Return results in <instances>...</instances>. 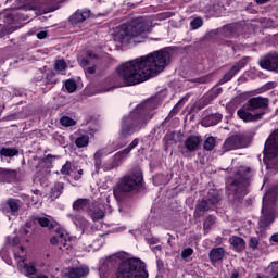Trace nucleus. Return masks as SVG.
I'll list each match as a JSON object with an SVG mask.
<instances>
[{"label": "nucleus", "mask_w": 278, "mask_h": 278, "mask_svg": "<svg viewBox=\"0 0 278 278\" xmlns=\"http://www.w3.org/2000/svg\"><path fill=\"white\" fill-rule=\"evenodd\" d=\"M185 48L173 46L165 47L161 50L149 53L147 56H141L132 61L122 63L117 68V76H113L111 81L114 88H123V86H138L160 75L168 64H170L174 55H179Z\"/></svg>", "instance_id": "f257e3e1"}, {"label": "nucleus", "mask_w": 278, "mask_h": 278, "mask_svg": "<svg viewBox=\"0 0 278 278\" xmlns=\"http://www.w3.org/2000/svg\"><path fill=\"white\" fill-rule=\"evenodd\" d=\"M153 103L151 101L138 104L132 112L124 115L121 122V138H129L134 134L147 127V123L153 118Z\"/></svg>", "instance_id": "f03ea898"}, {"label": "nucleus", "mask_w": 278, "mask_h": 278, "mask_svg": "<svg viewBox=\"0 0 278 278\" xmlns=\"http://www.w3.org/2000/svg\"><path fill=\"white\" fill-rule=\"evenodd\" d=\"M269 105V98L252 97L237 111V115L243 123H257L268 114Z\"/></svg>", "instance_id": "7ed1b4c3"}, {"label": "nucleus", "mask_w": 278, "mask_h": 278, "mask_svg": "<svg viewBox=\"0 0 278 278\" xmlns=\"http://www.w3.org/2000/svg\"><path fill=\"white\" fill-rule=\"evenodd\" d=\"M235 179L227 187L229 192H232L233 198H228L230 203H242L247 194H249V184L253 177V169L247 166H240L235 173Z\"/></svg>", "instance_id": "20e7f679"}, {"label": "nucleus", "mask_w": 278, "mask_h": 278, "mask_svg": "<svg viewBox=\"0 0 278 278\" xmlns=\"http://www.w3.org/2000/svg\"><path fill=\"white\" fill-rule=\"evenodd\" d=\"M144 190H147L144 176L141 172H134L119 178L117 185L113 189V194L115 199H121L123 194H129L130 192L140 194L144 192Z\"/></svg>", "instance_id": "39448f33"}, {"label": "nucleus", "mask_w": 278, "mask_h": 278, "mask_svg": "<svg viewBox=\"0 0 278 278\" xmlns=\"http://www.w3.org/2000/svg\"><path fill=\"white\" fill-rule=\"evenodd\" d=\"M117 278H149L147 270V263L138 257H130L124 260L118 264Z\"/></svg>", "instance_id": "423d86ee"}, {"label": "nucleus", "mask_w": 278, "mask_h": 278, "mask_svg": "<svg viewBox=\"0 0 278 278\" xmlns=\"http://www.w3.org/2000/svg\"><path fill=\"white\" fill-rule=\"evenodd\" d=\"M144 34H151L149 24L143 17H136L129 23L121 25L117 38L119 42H129V40L138 38V36H144Z\"/></svg>", "instance_id": "0eeeda50"}, {"label": "nucleus", "mask_w": 278, "mask_h": 278, "mask_svg": "<svg viewBox=\"0 0 278 278\" xmlns=\"http://www.w3.org/2000/svg\"><path fill=\"white\" fill-rule=\"evenodd\" d=\"M218 203H220V193L216 189H210L207 194L201 201H198L193 213L194 218H202L205 212H210Z\"/></svg>", "instance_id": "6e6552de"}, {"label": "nucleus", "mask_w": 278, "mask_h": 278, "mask_svg": "<svg viewBox=\"0 0 278 278\" xmlns=\"http://www.w3.org/2000/svg\"><path fill=\"white\" fill-rule=\"evenodd\" d=\"M138 144H140V139L135 138L128 147H126L125 149L118 151L114 156H113V161L110 165H103L102 168L105 173H108L109 170H114V168H118V166H121V164H123V160H125V157H127V155H129L131 153V151H134V149L136 147H138Z\"/></svg>", "instance_id": "1a4fd4ad"}, {"label": "nucleus", "mask_w": 278, "mask_h": 278, "mask_svg": "<svg viewBox=\"0 0 278 278\" xmlns=\"http://www.w3.org/2000/svg\"><path fill=\"white\" fill-rule=\"evenodd\" d=\"M93 60H99V55L92 50H88L85 58L80 59L79 64L84 68L86 75H94L97 73V65L92 63Z\"/></svg>", "instance_id": "9d476101"}, {"label": "nucleus", "mask_w": 278, "mask_h": 278, "mask_svg": "<svg viewBox=\"0 0 278 278\" xmlns=\"http://www.w3.org/2000/svg\"><path fill=\"white\" fill-rule=\"evenodd\" d=\"M244 147H247V138L243 135H232L223 144L224 151H236V149H244Z\"/></svg>", "instance_id": "9b49d317"}, {"label": "nucleus", "mask_w": 278, "mask_h": 278, "mask_svg": "<svg viewBox=\"0 0 278 278\" xmlns=\"http://www.w3.org/2000/svg\"><path fill=\"white\" fill-rule=\"evenodd\" d=\"M261 68L275 73L278 71V53L269 52L265 54L258 62Z\"/></svg>", "instance_id": "f8f14e48"}, {"label": "nucleus", "mask_w": 278, "mask_h": 278, "mask_svg": "<svg viewBox=\"0 0 278 278\" xmlns=\"http://www.w3.org/2000/svg\"><path fill=\"white\" fill-rule=\"evenodd\" d=\"M264 160H275L278 155V132H276L273 139H268L265 142L263 150Z\"/></svg>", "instance_id": "ddd939ff"}, {"label": "nucleus", "mask_w": 278, "mask_h": 278, "mask_svg": "<svg viewBox=\"0 0 278 278\" xmlns=\"http://www.w3.org/2000/svg\"><path fill=\"white\" fill-rule=\"evenodd\" d=\"M262 216L260 217L258 226L260 229L266 230L268 227L271 226L273 223H275V208L274 207H267L266 205L262 207Z\"/></svg>", "instance_id": "4468645a"}, {"label": "nucleus", "mask_w": 278, "mask_h": 278, "mask_svg": "<svg viewBox=\"0 0 278 278\" xmlns=\"http://www.w3.org/2000/svg\"><path fill=\"white\" fill-rule=\"evenodd\" d=\"M23 202L18 199L10 198L0 205V211L2 214H11V216H17Z\"/></svg>", "instance_id": "2eb2a0df"}, {"label": "nucleus", "mask_w": 278, "mask_h": 278, "mask_svg": "<svg viewBox=\"0 0 278 278\" xmlns=\"http://www.w3.org/2000/svg\"><path fill=\"white\" fill-rule=\"evenodd\" d=\"M249 60H250L249 56H245L240 61H238L235 65H232L229 72H227L224 75L222 79L223 84H227V81H231V79H233V77H236V75L240 73V70L244 68L247 64H249Z\"/></svg>", "instance_id": "dca6fc26"}, {"label": "nucleus", "mask_w": 278, "mask_h": 278, "mask_svg": "<svg viewBox=\"0 0 278 278\" xmlns=\"http://www.w3.org/2000/svg\"><path fill=\"white\" fill-rule=\"evenodd\" d=\"M90 275V268L86 265H80L76 267H68L63 278H87Z\"/></svg>", "instance_id": "f3484780"}, {"label": "nucleus", "mask_w": 278, "mask_h": 278, "mask_svg": "<svg viewBox=\"0 0 278 278\" xmlns=\"http://www.w3.org/2000/svg\"><path fill=\"white\" fill-rule=\"evenodd\" d=\"M61 175H67L68 177H73L74 181H79L84 176V169H77V166L71 161H66L61 168Z\"/></svg>", "instance_id": "a211bd4d"}, {"label": "nucleus", "mask_w": 278, "mask_h": 278, "mask_svg": "<svg viewBox=\"0 0 278 278\" xmlns=\"http://www.w3.org/2000/svg\"><path fill=\"white\" fill-rule=\"evenodd\" d=\"M88 18H90V10L78 9L74 14L70 16L68 21L73 27H77V25H81V23L88 21Z\"/></svg>", "instance_id": "6ab92c4d"}, {"label": "nucleus", "mask_w": 278, "mask_h": 278, "mask_svg": "<svg viewBox=\"0 0 278 278\" xmlns=\"http://www.w3.org/2000/svg\"><path fill=\"white\" fill-rule=\"evenodd\" d=\"M18 177V170L0 167V181L2 184H14Z\"/></svg>", "instance_id": "aec40b11"}, {"label": "nucleus", "mask_w": 278, "mask_h": 278, "mask_svg": "<svg viewBox=\"0 0 278 278\" xmlns=\"http://www.w3.org/2000/svg\"><path fill=\"white\" fill-rule=\"evenodd\" d=\"M201 142H203V138H201V136L190 135L185 140V149H187L191 153L194 151H199V148L201 147Z\"/></svg>", "instance_id": "412c9836"}, {"label": "nucleus", "mask_w": 278, "mask_h": 278, "mask_svg": "<svg viewBox=\"0 0 278 278\" xmlns=\"http://www.w3.org/2000/svg\"><path fill=\"white\" fill-rule=\"evenodd\" d=\"M277 197H278V187H271L269 188L265 195L263 197V207L266 205L267 207H270L277 203Z\"/></svg>", "instance_id": "4be33fe9"}, {"label": "nucleus", "mask_w": 278, "mask_h": 278, "mask_svg": "<svg viewBox=\"0 0 278 278\" xmlns=\"http://www.w3.org/2000/svg\"><path fill=\"white\" fill-rule=\"evenodd\" d=\"M230 249L235 251V253H243L244 249H247V241H244L241 237L232 236L229 238Z\"/></svg>", "instance_id": "5701e85b"}, {"label": "nucleus", "mask_w": 278, "mask_h": 278, "mask_svg": "<svg viewBox=\"0 0 278 278\" xmlns=\"http://www.w3.org/2000/svg\"><path fill=\"white\" fill-rule=\"evenodd\" d=\"M223 121V114L220 113H212L202 118L201 125L202 127H214L218 125Z\"/></svg>", "instance_id": "b1692460"}, {"label": "nucleus", "mask_w": 278, "mask_h": 278, "mask_svg": "<svg viewBox=\"0 0 278 278\" xmlns=\"http://www.w3.org/2000/svg\"><path fill=\"white\" fill-rule=\"evenodd\" d=\"M87 214H89L93 223H97L98 220H103V218H105V211L94 203L89 206Z\"/></svg>", "instance_id": "393cba45"}, {"label": "nucleus", "mask_w": 278, "mask_h": 278, "mask_svg": "<svg viewBox=\"0 0 278 278\" xmlns=\"http://www.w3.org/2000/svg\"><path fill=\"white\" fill-rule=\"evenodd\" d=\"M225 258V249L224 248H213L208 253V260L211 264H218Z\"/></svg>", "instance_id": "a878e982"}, {"label": "nucleus", "mask_w": 278, "mask_h": 278, "mask_svg": "<svg viewBox=\"0 0 278 278\" xmlns=\"http://www.w3.org/2000/svg\"><path fill=\"white\" fill-rule=\"evenodd\" d=\"M33 8L35 10H43V12H49V5H53V3H60L64 0H31Z\"/></svg>", "instance_id": "bb28decb"}, {"label": "nucleus", "mask_w": 278, "mask_h": 278, "mask_svg": "<svg viewBox=\"0 0 278 278\" xmlns=\"http://www.w3.org/2000/svg\"><path fill=\"white\" fill-rule=\"evenodd\" d=\"M92 204H90V200L89 199H77L76 201H74L73 203V210L74 212H87L88 210H90V206Z\"/></svg>", "instance_id": "cd10ccee"}, {"label": "nucleus", "mask_w": 278, "mask_h": 278, "mask_svg": "<svg viewBox=\"0 0 278 278\" xmlns=\"http://www.w3.org/2000/svg\"><path fill=\"white\" fill-rule=\"evenodd\" d=\"M37 223L40 225V227H48L50 231H58L60 229V225L58 223H51V220L47 217H38Z\"/></svg>", "instance_id": "c85d7f7f"}, {"label": "nucleus", "mask_w": 278, "mask_h": 278, "mask_svg": "<svg viewBox=\"0 0 278 278\" xmlns=\"http://www.w3.org/2000/svg\"><path fill=\"white\" fill-rule=\"evenodd\" d=\"M63 192H64V182H55L50 190V199L55 201V199H60V197H62Z\"/></svg>", "instance_id": "c756f323"}, {"label": "nucleus", "mask_w": 278, "mask_h": 278, "mask_svg": "<svg viewBox=\"0 0 278 278\" xmlns=\"http://www.w3.org/2000/svg\"><path fill=\"white\" fill-rule=\"evenodd\" d=\"M0 21H2L4 25L10 26L14 24V14H12V11L10 10H4L0 12Z\"/></svg>", "instance_id": "7c9ffc66"}, {"label": "nucleus", "mask_w": 278, "mask_h": 278, "mask_svg": "<svg viewBox=\"0 0 278 278\" xmlns=\"http://www.w3.org/2000/svg\"><path fill=\"white\" fill-rule=\"evenodd\" d=\"M58 75L54 72H48L46 74L45 84L46 86H50L49 89L53 88L55 84H58Z\"/></svg>", "instance_id": "2f4dec72"}, {"label": "nucleus", "mask_w": 278, "mask_h": 278, "mask_svg": "<svg viewBox=\"0 0 278 278\" xmlns=\"http://www.w3.org/2000/svg\"><path fill=\"white\" fill-rule=\"evenodd\" d=\"M215 225H216V216L208 215L203 223V229H204L205 233H210V231H212V228Z\"/></svg>", "instance_id": "473e14b6"}, {"label": "nucleus", "mask_w": 278, "mask_h": 278, "mask_svg": "<svg viewBox=\"0 0 278 278\" xmlns=\"http://www.w3.org/2000/svg\"><path fill=\"white\" fill-rule=\"evenodd\" d=\"M0 155L2 157H14V156L18 155V149L2 147L0 149Z\"/></svg>", "instance_id": "72a5a7b5"}, {"label": "nucleus", "mask_w": 278, "mask_h": 278, "mask_svg": "<svg viewBox=\"0 0 278 278\" xmlns=\"http://www.w3.org/2000/svg\"><path fill=\"white\" fill-rule=\"evenodd\" d=\"M90 142V137L88 135H83L80 137H77L75 140V144L77 149H84V147H88Z\"/></svg>", "instance_id": "f704fd0d"}, {"label": "nucleus", "mask_w": 278, "mask_h": 278, "mask_svg": "<svg viewBox=\"0 0 278 278\" xmlns=\"http://www.w3.org/2000/svg\"><path fill=\"white\" fill-rule=\"evenodd\" d=\"M103 155H105L103 150L97 151L93 155L94 168H96L97 173H99V170H101V164H102L101 157H103Z\"/></svg>", "instance_id": "c9c22d12"}, {"label": "nucleus", "mask_w": 278, "mask_h": 278, "mask_svg": "<svg viewBox=\"0 0 278 278\" xmlns=\"http://www.w3.org/2000/svg\"><path fill=\"white\" fill-rule=\"evenodd\" d=\"M71 218H72V223H74L76 227H84V225H86L87 223L86 217L79 214L71 215Z\"/></svg>", "instance_id": "e433bc0d"}, {"label": "nucleus", "mask_w": 278, "mask_h": 278, "mask_svg": "<svg viewBox=\"0 0 278 278\" xmlns=\"http://www.w3.org/2000/svg\"><path fill=\"white\" fill-rule=\"evenodd\" d=\"M216 147V138L208 137L204 140L203 149L204 151H212Z\"/></svg>", "instance_id": "4c0bfd02"}, {"label": "nucleus", "mask_w": 278, "mask_h": 278, "mask_svg": "<svg viewBox=\"0 0 278 278\" xmlns=\"http://www.w3.org/2000/svg\"><path fill=\"white\" fill-rule=\"evenodd\" d=\"M60 124L62 125V127H75L77 125V122H75V119H73L72 117L62 116L60 118Z\"/></svg>", "instance_id": "58836bf2"}, {"label": "nucleus", "mask_w": 278, "mask_h": 278, "mask_svg": "<svg viewBox=\"0 0 278 278\" xmlns=\"http://www.w3.org/2000/svg\"><path fill=\"white\" fill-rule=\"evenodd\" d=\"M64 87L70 94H73L77 90V83L74 79L65 80Z\"/></svg>", "instance_id": "ea45409f"}, {"label": "nucleus", "mask_w": 278, "mask_h": 278, "mask_svg": "<svg viewBox=\"0 0 278 278\" xmlns=\"http://www.w3.org/2000/svg\"><path fill=\"white\" fill-rule=\"evenodd\" d=\"M14 29L8 25L0 24V38H5V36H10Z\"/></svg>", "instance_id": "a19ab883"}, {"label": "nucleus", "mask_w": 278, "mask_h": 278, "mask_svg": "<svg viewBox=\"0 0 278 278\" xmlns=\"http://www.w3.org/2000/svg\"><path fill=\"white\" fill-rule=\"evenodd\" d=\"M66 68H68V65L66 64V61H64V59L55 61L54 71H66Z\"/></svg>", "instance_id": "79ce46f5"}, {"label": "nucleus", "mask_w": 278, "mask_h": 278, "mask_svg": "<svg viewBox=\"0 0 278 278\" xmlns=\"http://www.w3.org/2000/svg\"><path fill=\"white\" fill-rule=\"evenodd\" d=\"M24 270L26 277H31V275H36V266L34 264H24Z\"/></svg>", "instance_id": "37998d69"}, {"label": "nucleus", "mask_w": 278, "mask_h": 278, "mask_svg": "<svg viewBox=\"0 0 278 278\" xmlns=\"http://www.w3.org/2000/svg\"><path fill=\"white\" fill-rule=\"evenodd\" d=\"M54 231L59 233V248L62 249V247H66V238L64 237V230L60 229L59 226V229Z\"/></svg>", "instance_id": "c03bdc74"}, {"label": "nucleus", "mask_w": 278, "mask_h": 278, "mask_svg": "<svg viewBox=\"0 0 278 278\" xmlns=\"http://www.w3.org/2000/svg\"><path fill=\"white\" fill-rule=\"evenodd\" d=\"M192 255H194V249H192V248H185L181 251L180 257L182 260H188V257H192Z\"/></svg>", "instance_id": "a18cd8bd"}, {"label": "nucleus", "mask_w": 278, "mask_h": 278, "mask_svg": "<svg viewBox=\"0 0 278 278\" xmlns=\"http://www.w3.org/2000/svg\"><path fill=\"white\" fill-rule=\"evenodd\" d=\"M181 101L177 102L174 108L172 109V111L169 112L167 118H173V116H176V114H179V110H181Z\"/></svg>", "instance_id": "49530a36"}, {"label": "nucleus", "mask_w": 278, "mask_h": 278, "mask_svg": "<svg viewBox=\"0 0 278 278\" xmlns=\"http://www.w3.org/2000/svg\"><path fill=\"white\" fill-rule=\"evenodd\" d=\"M258 247H260V239H257V237H251L249 240V248L252 249V251H257Z\"/></svg>", "instance_id": "de8ad7c7"}, {"label": "nucleus", "mask_w": 278, "mask_h": 278, "mask_svg": "<svg viewBox=\"0 0 278 278\" xmlns=\"http://www.w3.org/2000/svg\"><path fill=\"white\" fill-rule=\"evenodd\" d=\"M191 29H199V27H203V20L201 17H195L190 22Z\"/></svg>", "instance_id": "09e8293b"}, {"label": "nucleus", "mask_w": 278, "mask_h": 278, "mask_svg": "<svg viewBox=\"0 0 278 278\" xmlns=\"http://www.w3.org/2000/svg\"><path fill=\"white\" fill-rule=\"evenodd\" d=\"M223 31L226 36H233V33L236 31V27L231 24H228L223 27Z\"/></svg>", "instance_id": "8fccbe9b"}, {"label": "nucleus", "mask_w": 278, "mask_h": 278, "mask_svg": "<svg viewBox=\"0 0 278 278\" xmlns=\"http://www.w3.org/2000/svg\"><path fill=\"white\" fill-rule=\"evenodd\" d=\"M207 105H210V102L207 100H201L198 103H195V110H198V112H201V110L207 108Z\"/></svg>", "instance_id": "3c124183"}, {"label": "nucleus", "mask_w": 278, "mask_h": 278, "mask_svg": "<svg viewBox=\"0 0 278 278\" xmlns=\"http://www.w3.org/2000/svg\"><path fill=\"white\" fill-rule=\"evenodd\" d=\"M50 243L53 244L54 247H59L60 245V233H58V236H54L50 239Z\"/></svg>", "instance_id": "603ef678"}, {"label": "nucleus", "mask_w": 278, "mask_h": 278, "mask_svg": "<svg viewBox=\"0 0 278 278\" xmlns=\"http://www.w3.org/2000/svg\"><path fill=\"white\" fill-rule=\"evenodd\" d=\"M49 36V33L47 30H41L37 33L38 40H45Z\"/></svg>", "instance_id": "864d4df0"}, {"label": "nucleus", "mask_w": 278, "mask_h": 278, "mask_svg": "<svg viewBox=\"0 0 278 278\" xmlns=\"http://www.w3.org/2000/svg\"><path fill=\"white\" fill-rule=\"evenodd\" d=\"M146 242L148 244H157V242H160V239H157L155 237H147L146 238Z\"/></svg>", "instance_id": "5fc2aeb1"}, {"label": "nucleus", "mask_w": 278, "mask_h": 278, "mask_svg": "<svg viewBox=\"0 0 278 278\" xmlns=\"http://www.w3.org/2000/svg\"><path fill=\"white\" fill-rule=\"evenodd\" d=\"M53 160H55V156H53L52 154H48L45 159H43V163L45 164H53Z\"/></svg>", "instance_id": "6e6d98bb"}, {"label": "nucleus", "mask_w": 278, "mask_h": 278, "mask_svg": "<svg viewBox=\"0 0 278 278\" xmlns=\"http://www.w3.org/2000/svg\"><path fill=\"white\" fill-rule=\"evenodd\" d=\"M265 88H266V90H273V88H275V83H267L265 85Z\"/></svg>", "instance_id": "4d7b16f0"}, {"label": "nucleus", "mask_w": 278, "mask_h": 278, "mask_svg": "<svg viewBox=\"0 0 278 278\" xmlns=\"http://www.w3.org/2000/svg\"><path fill=\"white\" fill-rule=\"evenodd\" d=\"M270 0H256L257 5H264V3H268Z\"/></svg>", "instance_id": "13d9d810"}, {"label": "nucleus", "mask_w": 278, "mask_h": 278, "mask_svg": "<svg viewBox=\"0 0 278 278\" xmlns=\"http://www.w3.org/2000/svg\"><path fill=\"white\" fill-rule=\"evenodd\" d=\"M168 140H173V137L170 136H165L164 141L166 142V147H168Z\"/></svg>", "instance_id": "bf43d9fd"}, {"label": "nucleus", "mask_w": 278, "mask_h": 278, "mask_svg": "<svg viewBox=\"0 0 278 278\" xmlns=\"http://www.w3.org/2000/svg\"><path fill=\"white\" fill-rule=\"evenodd\" d=\"M238 277H240V273H238V271H232L230 278H238Z\"/></svg>", "instance_id": "052dcab7"}, {"label": "nucleus", "mask_w": 278, "mask_h": 278, "mask_svg": "<svg viewBox=\"0 0 278 278\" xmlns=\"http://www.w3.org/2000/svg\"><path fill=\"white\" fill-rule=\"evenodd\" d=\"M21 233H23V236H27V233H29V230H27V228H22Z\"/></svg>", "instance_id": "680f3d73"}, {"label": "nucleus", "mask_w": 278, "mask_h": 278, "mask_svg": "<svg viewBox=\"0 0 278 278\" xmlns=\"http://www.w3.org/2000/svg\"><path fill=\"white\" fill-rule=\"evenodd\" d=\"M271 241L273 242H278V233H275L271 236Z\"/></svg>", "instance_id": "e2e57ef3"}, {"label": "nucleus", "mask_w": 278, "mask_h": 278, "mask_svg": "<svg viewBox=\"0 0 278 278\" xmlns=\"http://www.w3.org/2000/svg\"><path fill=\"white\" fill-rule=\"evenodd\" d=\"M33 194H36V197H38V194H40V190H38V189L33 190Z\"/></svg>", "instance_id": "0e129e2a"}, {"label": "nucleus", "mask_w": 278, "mask_h": 278, "mask_svg": "<svg viewBox=\"0 0 278 278\" xmlns=\"http://www.w3.org/2000/svg\"><path fill=\"white\" fill-rule=\"evenodd\" d=\"M37 278H49V276H47V275H39V276H37Z\"/></svg>", "instance_id": "69168bd1"}, {"label": "nucleus", "mask_w": 278, "mask_h": 278, "mask_svg": "<svg viewBox=\"0 0 278 278\" xmlns=\"http://www.w3.org/2000/svg\"><path fill=\"white\" fill-rule=\"evenodd\" d=\"M21 251H23V247H21Z\"/></svg>", "instance_id": "338daca9"}]
</instances>
